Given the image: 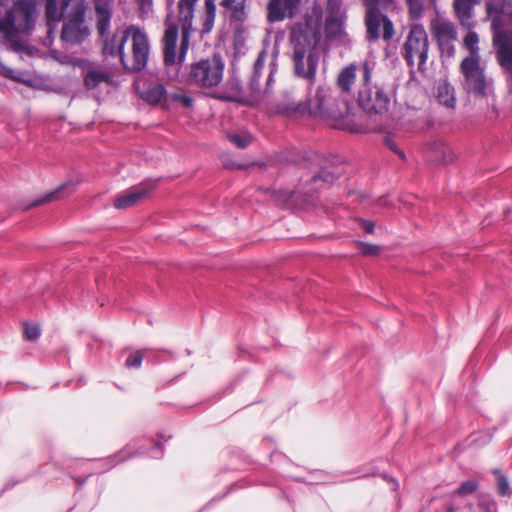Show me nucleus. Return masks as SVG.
I'll list each match as a JSON object with an SVG mask.
<instances>
[{
	"instance_id": "nucleus-1",
	"label": "nucleus",
	"mask_w": 512,
	"mask_h": 512,
	"mask_svg": "<svg viewBox=\"0 0 512 512\" xmlns=\"http://www.w3.org/2000/svg\"><path fill=\"white\" fill-rule=\"evenodd\" d=\"M96 27L105 56L118 57L126 70L140 71L146 67L150 44L146 33L135 25L109 31L111 4L107 0H96Z\"/></svg>"
},
{
	"instance_id": "nucleus-2",
	"label": "nucleus",
	"mask_w": 512,
	"mask_h": 512,
	"mask_svg": "<svg viewBox=\"0 0 512 512\" xmlns=\"http://www.w3.org/2000/svg\"><path fill=\"white\" fill-rule=\"evenodd\" d=\"M486 9L499 64L512 74V0H489Z\"/></svg>"
},
{
	"instance_id": "nucleus-3",
	"label": "nucleus",
	"mask_w": 512,
	"mask_h": 512,
	"mask_svg": "<svg viewBox=\"0 0 512 512\" xmlns=\"http://www.w3.org/2000/svg\"><path fill=\"white\" fill-rule=\"evenodd\" d=\"M199 0H179L177 11L167 14L164 21L165 29L174 25L177 33L181 30L182 35L191 37L193 32H198L201 37L209 34L215 23L216 0H205L204 9L199 13L198 22L195 23V9Z\"/></svg>"
},
{
	"instance_id": "nucleus-4",
	"label": "nucleus",
	"mask_w": 512,
	"mask_h": 512,
	"mask_svg": "<svg viewBox=\"0 0 512 512\" xmlns=\"http://www.w3.org/2000/svg\"><path fill=\"white\" fill-rule=\"evenodd\" d=\"M294 43L293 62L295 73L313 82L321 52L318 44L321 40L320 31L317 28L295 27L291 34Z\"/></svg>"
},
{
	"instance_id": "nucleus-5",
	"label": "nucleus",
	"mask_w": 512,
	"mask_h": 512,
	"mask_svg": "<svg viewBox=\"0 0 512 512\" xmlns=\"http://www.w3.org/2000/svg\"><path fill=\"white\" fill-rule=\"evenodd\" d=\"M36 0H15L4 17H0V34L15 49L21 33H30L36 23Z\"/></svg>"
},
{
	"instance_id": "nucleus-6",
	"label": "nucleus",
	"mask_w": 512,
	"mask_h": 512,
	"mask_svg": "<svg viewBox=\"0 0 512 512\" xmlns=\"http://www.w3.org/2000/svg\"><path fill=\"white\" fill-rule=\"evenodd\" d=\"M374 62L365 61L362 65V86L358 91V103L370 115H383L388 112L392 88L385 84H371Z\"/></svg>"
},
{
	"instance_id": "nucleus-7",
	"label": "nucleus",
	"mask_w": 512,
	"mask_h": 512,
	"mask_svg": "<svg viewBox=\"0 0 512 512\" xmlns=\"http://www.w3.org/2000/svg\"><path fill=\"white\" fill-rule=\"evenodd\" d=\"M85 0H63L61 40L70 45L82 43L90 34L85 22Z\"/></svg>"
},
{
	"instance_id": "nucleus-8",
	"label": "nucleus",
	"mask_w": 512,
	"mask_h": 512,
	"mask_svg": "<svg viewBox=\"0 0 512 512\" xmlns=\"http://www.w3.org/2000/svg\"><path fill=\"white\" fill-rule=\"evenodd\" d=\"M225 64L219 54L191 66L189 82L201 88H213L223 80Z\"/></svg>"
},
{
	"instance_id": "nucleus-9",
	"label": "nucleus",
	"mask_w": 512,
	"mask_h": 512,
	"mask_svg": "<svg viewBox=\"0 0 512 512\" xmlns=\"http://www.w3.org/2000/svg\"><path fill=\"white\" fill-rule=\"evenodd\" d=\"M463 89L477 98H486L491 92V82L486 78L480 60L464 58L460 63Z\"/></svg>"
},
{
	"instance_id": "nucleus-10",
	"label": "nucleus",
	"mask_w": 512,
	"mask_h": 512,
	"mask_svg": "<svg viewBox=\"0 0 512 512\" xmlns=\"http://www.w3.org/2000/svg\"><path fill=\"white\" fill-rule=\"evenodd\" d=\"M429 42L424 27L420 24L411 26L403 45V57L410 67L417 61L418 69L423 71L428 58Z\"/></svg>"
},
{
	"instance_id": "nucleus-11",
	"label": "nucleus",
	"mask_w": 512,
	"mask_h": 512,
	"mask_svg": "<svg viewBox=\"0 0 512 512\" xmlns=\"http://www.w3.org/2000/svg\"><path fill=\"white\" fill-rule=\"evenodd\" d=\"M179 33L174 25L165 29L162 38V52L166 66L181 65L185 59L190 47L191 37L181 34L180 46H177Z\"/></svg>"
},
{
	"instance_id": "nucleus-12",
	"label": "nucleus",
	"mask_w": 512,
	"mask_h": 512,
	"mask_svg": "<svg viewBox=\"0 0 512 512\" xmlns=\"http://www.w3.org/2000/svg\"><path fill=\"white\" fill-rule=\"evenodd\" d=\"M329 88L326 86H319L316 90L315 97L309 101V112L314 115L321 117L332 118V119H344L348 113V105L345 102H341L342 109L335 111L330 107Z\"/></svg>"
},
{
	"instance_id": "nucleus-13",
	"label": "nucleus",
	"mask_w": 512,
	"mask_h": 512,
	"mask_svg": "<svg viewBox=\"0 0 512 512\" xmlns=\"http://www.w3.org/2000/svg\"><path fill=\"white\" fill-rule=\"evenodd\" d=\"M365 22L369 40H377L380 37L381 29L382 37L386 41L390 40L394 35L392 21L383 15L377 7H367Z\"/></svg>"
},
{
	"instance_id": "nucleus-14",
	"label": "nucleus",
	"mask_w": 512,
	"mask_h": 512,
	"mask_svg": "<svg viewBox=\"0 0 512 512\" xmlns=\"http://www.w3.org/2000/svg\"><path fill=\"white\" fill-rule=\"evenodd\" d=\"M431 31L442 50H451L456 40V29L453 23L446 19L436 18L431 22Z\"/></svg>"
},
{
	"instance_id": "nucleus-15",
	"label": "nucleus",
	"mask_w": 512,
	"mask_h": 512,
	"mask_svg": "<svg viewBox=\"0 0 512 512\" xmlns=\"http://www.w3.org/2000/svg\"><path fill=\"white\" fill-rule=\"evenodd\" d=\"M152 189V183H142L135 186L120 194L114 201V207L116 209H126L131 207L145 198Z\"/></svg>"
},
{
	"instance_id": "nucleus-16",
	"label": "nucleus",
	"mask_w": 512,
	"mask_h": 512,
	"mask_svg": "<svg viewBox=\"0 0 512 512\" xmlns=\"http://www.w3.org/2000/svg\"><path fill=\"white\" fill-rule=\"evenodd\" d=\"M84 84L89 90L96 89L101 85L107 87H115L117 85L114 73L102 68L88 69L84 76Z\"/></svg>"
},
{
	"instance_id": "nucleus-17",
	"label": "nucleus",
	"mask_w": 512,
	"mask_h": 512,
	"mask_svg": "<svg viewBox=\"0 0 512 512\" xmlns=\"http://www.w3.org/2000/svg\"><path fill=\"white\" fill-rule=\"evenodd\" d=\"M297 4L295 0H270L267 6L268 21L279 22L292 16Z\"/></svg>"
},
{
	"instance_id": "nucleus-18",
	"label": "nucleus",
	"mask_w": 512,
	"mask_h": 512,
	"mask_svg": "<svg viewBox=\"0 0 512 512\" xmlns=\"http://www.w3.org/2000/svg\"><path fill=\"white\" fill-rule=\"evenodd\" d=\"M219 4L228 13L231 23L242 24L247 19L245 0H220Z\"/></svg>"
},
{
	"instance_id": "nucleus-19",
	"label": "nucleus",
	"mask_w": 512,
	"mask_h": 512,
	"mask_svg": "<svg viewBox=\"0 0 512 512\" xmlns=\"http://www.w3.org/2000/svg\"><path fill=\"white\" fill-rule=\"evenodd\" d=\"M63 18V0H61V11L58 9L57 0H45V20L50 37L60 20Z\"/></svg>"
},
{
	"instance_id": "nucleus-20",
	"label": "nucleus",
	"mask_w": 512,
	"mask_h": 512,
	"mask_svg": "<svg viewBox=\"0 0 512 512\" xmlns=\"http://www.w3.org/2000/svg\"><path fill=\"white\" fill-rule=\"evenodd\" d=\"M436 97L440 104L454 109L456 105L455 89L447 81H441L436 87Z\"/></svg>"
},
{
	"instance_id": "nucleus-21",
	"label": "nucleus",
	"mask_w": 512,
	"mask_h": 512,
	"mask_svg": "<svg viewBox=\"0 0 512 512\" xmlns=\"http://www.w3.org/2000/svg\"><path fill=\"white\" fill-rule=\"evenodd\" d=\"M77 184L78 183L75 181H67V182L63 183L62 185H60L54 191L49 192L44 197L38 199L34 203V205H40L43 203L52 202L54 200H58L65 196H68L75 191Z\"/></svg>"
},
{
	"instance_id": "nucleus-22",
	"label": "nucleus",
	"mask_w": 512,
	"mask_h": 512,
	"mask_svg": "<svg viewBox=\"0 0 512 512\" xmlns=\"http://www.w3.org/2000/svg\"><path fill=\"white\" fill-rule=\"evenodd\" d=\"M476 0H455L454 9L457 17L465 26H470L472 17V9Z\"/></svg>"
},
{
	"instance_id": "nucleus-23",
	"label": "nucleus",
	"mask_w": 512,
	"mask_h": 512,
	"mask_svg": "<svg viewBox=\"0 0 512 512\" xmlns=\"http://www.w3.org/2000/svg\"><path fill=\"white\" fill-rule=\"evenodd\" d=\"M356 79V65L351 64L341 70L338 76V86L344 93H350Z\"/></svg>"
},
{
	"instance_id": "nucleus-24",
	"label": "nucleus",
	"mask_w": 512,
	"mask_h": 512,
	"mask_svg": "<svg viewBox=\"0 0 512 512\" xmlns=\"http://www.w3.org/2000/svg\"><path fill=\"white\" fill-rule=\"evenodd\" d=\"M265 60H266V53H265V51H262L259 53V55L254 63L250 85H251V89L255 92L260 91V77H261L262 70L265 65Z\"/></svg>"
},
{
	"instance_id": "nucleus-25",
	"label": "nucleus",
	"mask_w": 512,
	"mask_h": 512,
	"mask_svg": "<svg viewBox=\"0 0 512 512\" xmlns=\"http://www.w3.org/2000/svg\"><path fill=\"white\" fill-rule=\"evenodd\" d=\"M463 43L465 48L469 51V55L466 58L480 60L478 34L473 30H469V32L464 37Z\"/></svg>"
},
{
	"instance_id": "nucleus-26",
	"label": "nucleus",
	"mask_w": 512,
	"mask_h": 512,
	"mask_svg": "<svg viewBox=\"0 0 512 512\" xmlns=\"http://www.w3.org/2000/svg\"><path fill=\"white\" fill-rule=\"evenodd\" d=\"M343 20L341 12L331 13L327 17L325 23V30L328 35L337 36L342 32Z\"/></svg>"
},
{
	"instance_id": "nucleus-27",
	"label": "nucleus",
	"mask_w": 512,
	"mask_h": 512,
	"mask_svg": "<svg viewBox=\"0 0 512 512\" xmlns=\"http://www.w3.org/2000/svg\"><path fill=\"white\" fill-rule=\"evenodd\" d=\"M165 92L166 90L163 85H155L145 91L143 99L149 103L156 104L164 98Z\"/></svg>"
},
{
	"instance_id": "nucleus-28",
	"label": "nucleus",
	"mask_w": 512,
	"mask_h": 512,
	"mask_svg": "<svg viewBox=\"0 0 512 512\" xmlns=\"http://www.w3.org/2000/svg\"><path fill=\"white\" fill-rule=\"evenodd\" d=\"M493 474L496 477L497 490L499 495L510 496L512 494V490L510 488L508 478L498 469H495Z\"/></svg>"
},
{
	"instance_id": "nucleus-29",
	"label": "nucleus",
	"mask_w": 512,
	"mask_h": 512,
	"mask_svg": "<svg viewBox=\"0 0 512 512\" xmlns=\"http://www.w3.org/2000/svg\"><path fill=\"white\" fill-rule=\"evenodd\" d=\"M228 139L238 148H246L252 141V136L249 133L229 134Z\"/></svg>"
},
{
	"instance_id": "nucleus-30",
	"label": "nucleus",
	"mask_w": 512,
	"mask_h": 512,
	"mask_svg": "<svg viewBox=\"0 0 512 512\" xmlns=\"http://www.w3.org/2000/svg\"><path fill=\"white\" fill-rule=\"evenodd\" d=\"M478 488V483L475 480H467L454 491L455 495L467 496L473 494Z\"/></svg>"
},
{
	"instance_id": "nucleus-31",
	"label": "nucleus",
	"mask_w": 512,
	"mask_h": 512,
	"mask_svg": "<svg viewBox=\"0 0 512 512\" xmlns=\"http://www.w3.org/2000/svg\"><path fill=\"white\" fill-rule=\"evenodd\" d=\"M143 360V352L137 351L131 353L126 359L125 365L128 368H139Z\"/></svg>"
},
{
	"instance_id": "nucleus-32",
	"label": "nucleus",
	"mask_w": 512,
	"mask_h": 512,
	"mask_svg": "<svg viewBox=\"0 0 512 512\" xmlns=\"http://www.w3.org/2000/svg\"><path fill=\"white\" fill-rule=\"evenodd\" d=\"M409 5L410 14L413 18H419L423 12L422 0H407Z\"/></svg>"
},
{
	"instance_id": "nucleus-33",
	"label": "nucleus",
	"mask_w": 512,
	"mask_h": 512,
	"mask_svg": "<svg viewBox=\"0 0 512 512\" xmlns=\"http://www.w3.org/2000/svg\"><path fill=\"white\" fill-rule=\"evenodd\" d=\"M24 333L27 339L34 340L40 336V328L35 324H26L24 327Z\"/></svg>"
},
{
	"instance_id": "nucleus-34",
	"label": "nucleus",
	"mask_w": 512,
	"mask_h": 512,
	"mask_svg": "<svg viewBox=\"0 0 512 512\" xmlns=\"http://www.w3.org/2000/svg\"><path fill=\"white\" fill-rule=\"evenodd\" d=\"M360 251L364 255L373 256L378 255L381 251V248L373 244L360 243Z\"/></svg>"
},
{
	"instance_id": "nucleus-35",
	"label": "nucleus",
	"mask_w": 512,
	"mask_h": 512,
	"mask_svg": "<svg viewBox=\"0 0 512 512\" xmlns=\"http://www.w3.org/2000/svg\"><path fill=\"white\" fill-rule=\"evenodd\" d=\"M0 75L6 77L8 79L21 81V79L17 75V73L10 67L6 66L1 60H0Z\"/></svg>"
},
{
	"instance_id": "nucleus-36",
	"label": "nucleus",
	"mask_w": 512,
	"mask_h": 512,
	"mask_svg": "<svg viewBox=\"0 0 512 512\" xmlns=\"http://www.w3.org/2000/svg\"><path fill=\"white\" fill-rule=\"evenodd\" d=\"M275 61H276L275 58H273L272 61H271V68H270L269 76H268L267 81H266L265 93H268L273 88V83H274L273 76H274V73L276 72V63H275Z\"/></svg>"
},
{
	"instance_id": "nucleus-37",
	"label": "nucleus",
	"mask_w": 512,
	"mask_h": 512,
	"mask_svg": "<svg viewBox=\"0 0 512 512\" xmlns=\"http://www.w3.org/2000/svg\"><path fill=\"white\" fill-rule=\"evenodd\" d=\"M364 1L368 8H371V7L378 8L379 6L386 7L393 2V0H364Z\"/></svg>"
},
{
	"instance_id": "nucleus-38",
	"label": "nucleus",
	"mask_w": 512,
	"mask_h": 512,
	"mask_svg": "<svg viewBox=\"0 0 512 512\" xmlns=\"http://www.w3.org/2000/svg\"><path fill=\"white\" fill-rule=\"evenodd\" d=\"M327 10L330 13H338L341 10V0H327Z\"/></svg>"
},
{
	"instance_id": "nucleus-39",
	"label": "nucleus",
	"mask_w": 512,
	"mask_h": 512,
	"mask_svg": "<svg viewBox=\"0 0 512 512\" xmlns=\"http://www.w3.org/2000/svg\"><path fill=\"white\" fill-rule=\"evenodd\" d=\"M319 179H323L324 182L331 183L334 181V175L328 172H322L320 175L314 177V181H318Z\"/></svg>"
},
{
	"instance_id": "nucleus-40",
	"label": "nucleus",
	"mask_w": 512,
	"mask_h": 512,
	"mask_svg": "<svg viewBox=\"0 0 512 512\" xmlns=\"http://www.w3.org/2000/svg\"><path fill=\"white\" fill-rule=\"evenodd\" d=\"M360 226L362 229H364L367 233H373L374 231V223L368 220H361Z\"/></svg>"
},
{
	"instance_id": "nucleus-41",
	"label": "nucleus",
	"mask_w": 512,
	"mask_h": 512,
	"mask_svg": "<svg viewBox=\"0 0 512 512\" xmlns=\"http://www.w3.org/2000/svg\"><path fill=\"white\" fill-rule=\"evenodd\" d=\"M386 144L392 151L397 153L402 159L405 158L404 152L398 149L396 144L392 140H386Z\"/></svg>"
},
{
	"instance_id": "nucleus-42",
	"label": "nucleus",
	"mask_w": 512,
	"mask_h": 512,
	"mask_svg": "<svg viewBox=\"0 0 512 512\" xmlns=\"http://www.w3.org/2000/svg\"><path fill=\"white\" fill-rule=\"evenodd\" d=\"M179 100L187 108L192 106L193 100L189 96H179Z\"/></svg>"
},
{
	"instance_id": "nucleus-43",
	"label": "nucleus",
	"mask_w": 512,
	"mask_h": 512,
	"mask_svg": "<svg viewBox=\"0 0 512 512\" xmlns=\"http://www.w3.org/2000/svg\"><path fill=\"white\" fill-rule=\"evenodd\" d=\"M117 457H119V461H124L130 457L129 454L124 450Z\"/></svg>"
},
{
	"instance_id": "nucleus-44",
	"label": "nucleus",
	"mask_w": 512,
	"mask_h": 512,
	"mask_svg": "<svg viewBox=\"0 0 512 512\" xmlns=\"http://www.w3.org/2000/svg\"><path fill=\"white\" fill-rule=\"evenodd\" d=\"M154 449L156 450V453H152V454H151V456L156 458V457H158V455L160 454V453L158 452V451H159V443H156V444H155V448H154Z\"/></svg>"
},
{
	"instance_id": "nucleus-45",
	"label": "nucleus",
	"mask_w": 512,
	"mask_h": 512,
	"mask_svg": "<svg viewBox=\"0 0 512 512\" xmlns=\"http://www.w3.org/2000/svg\"><path fill=\"white\" fill-rule=\"evenodd\" d=\"M295 1H296L297 3H299V2H300V0H295Z\"/></svg>"
}]
</instances>
